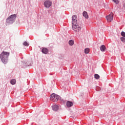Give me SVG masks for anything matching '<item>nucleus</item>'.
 Wrapping results in <instances>:
<instances>
[{"label":"nucleus","instance_id":"obj_1","mask_svg":"<svg viewBox=\"0 0 125 125\" xmlns=\"http://www.w3.org/2000/svg\"><path fill=\"white\" fill-rule=\"evenodd\" d=\"M72 30L75 32H80L82 30V27L78 24V17H77V15H73L72 16Z\"/></svg>","mask_w":125,"mask_h":125},{"label":"nucleus","instance_id":"obj_2","mask_svg":"<svg viewBox=\"0 0 125 125\" xmlns=\"http://www.w3.org/2000/svg\"><path fill=\"white\" fill-rule=\"evenodd\" d=\"M9 55H10V53L9 52H1L0 54V59L3 64H5L8 63V57H9Z\"/></svg>","mask_w":125,"mask_h":125},{"label":"nucleus","instance_id":"obj_3","mask_svg":"<svg viewBox=\"0 0 125 125\" xmlns=\"http://www.w3.org/2000/svg\"><path fill=\"white\" fill-rule=\"evenodd\" d=\"M17 17V14H15L9 16L6 19V25H11V24H13L15 22Z\"/></svg>","mask_w":125,"mask_h":125},{"label":"nucleus","instance_id":"obj_4","mask_svg":"<svg viewBox=\"0 0 125 125\" xmlns=\"http://www.w3.org/2000/svg\"><path fill=\"white\" fill-rule=\"evenodd\" d=\"M50 100L53 102H57V101H61V102H64V100L61 98L59 95L53 93L50 96Z\"/></svg>","mask_w":125,"mask_h":125},{"label":"nucleus","instance_id":"obj_5","mask_svg":"<svg viewBox=\"0 0 125 125\" xmlns=\"http://www.w3.org/2000/svg\"><path fill=\"white\" fill-rule=\"evenodd\" d=\"M105 18L107 21V22H112L113 21V19L114 17L113 16V12H111L109 15L106 16Z\"/></svg>","mask_w":125,"mask_h":125},{"label":"nucleus","instance_id":"obj_6","mask_svg":"<svg viewBox=\"0 0 125 125\" xmlns=\"http://www.w3.org/2000/svg\"><path fill=\"white\" fill-rule=\"evenodd\" d=\"M52 3L50 0H47L44 2V6L46 8H48L51 6Z\"/></svg>","mask_w":125,"mask_h":125},{"label":"nucleus","instance_id":"obj_7","mask_svg":"<svg viewBox=\"0 0 125 125\" xmlns=\"http://www.w3.org/2000/svg\"><path fill=\"white\" fill-rule=\"evenodd\" d=\"M51 107L53 111H54V112H57V111L59 110V106H58V105H57L56 104H53L51 106Z\"/></svg>","mask_w":125,"mask_h":125},{"label":"nucleus","instance_id":"obj_8","mask_svg":"<svg viewBox=\"0 0 125 125\" xmlns=\"http://www.w3.org/2000/svg\"><path fill=\"white\" fill-rule=\"evenodd\" d=\"M42 52L43 54H47L48 53V49H47V48L43 47L42 49Z\"/></svg>","mask_w":125,"mask_h":125},{"label":"nucleus","instance_id":"obj_9","mask_svg":"<svg viewBox=\"0 0 125 125\" xmlns=\"http://www.w3.org/2000/svg\"><path fill=\"white\" fill-rule=\"evenodd\" d=\"M100 50L102 52H104V51L106 50V46H105V45H102L100 46Z\"/></svg>","mask_w":125,"mask_h":125},{"label":"nucleus","instance_id":"obj_10","mask_svg":"<svg viewBox=\"0 0 125 125\" xmlns=\"http://www.w3.org/2000/svg\"><path fill=\"white\" fill-rule=\"evenodd\" d=\"M66 106L69 107H72V106H73V102L69 101H67L66 102Z\"/></svg>","mask_w":125,"mask_h":125},{"label":"nucleus","instance_id":"obj_11","mask_svg":"<svg viewBox=\"0 0 125 125\" xmlns=\"http://www.w3.org/2000/svg\"><path fill=\"white\" fill-rule=\"evenodd\" d=\"M83 17L85 18V19H88V15L87 14V12H86V11L83 12Z\"/></svg>","mask_w":125,"mask_h":125},{"label":"nucleus","instance_id":"obj_12","mask_svg":"<svg viewBox=\"0 0 125 125\" xmlns=\"http://www.w3.org/2000/svg\"><path fill=\"white\" fill-rule=\"evenodd\" d=\"M68 43H69V45L72 46V45H74V43H75V42H74V40H71L69 41Z\"/></svg>","mask_w":125,"mask_h":125},{"label":"nucleus","instance_id":"obj_13","mask_svg":"<svg viewBox=\"0 0 125 125\" xmlns=\"http://www.w3.org/2000/svg\"><path fill=\"white\" fill-rule=\"evenodd\" d=\"M84 53L85 54H88L89 53V48H86L84 49Z\"/></svg>","mask_w":125,"mask_h":125},{"label":"nucleus","instance_id":"obj_14","mask_svg":"<svg viewBox=\"0 0 125 125\" xmlns=\"http://www.w3.org/2000/svg\"><path fill=\"white\" fill-rule=\"evenodd\" d=\"M10 83H11L13 85L16 83V80L15 79H12L10 81Z\"/></svg>","mask_w":125,"mask_h":125},{"label":"nucleus","instance_id":"obj_15","mask_svg":"<svg viewBox=\"0 0 125 125\" xmlns=\"http://www.w3.org/2000/svg\"><path fill=\"white\" fill-rule=\"evenodd\" d=\"M94 78L96 80H99V79L100 78V76H99V75H98L97 74H95L94 75Z\"/></svg>","mask_w":125,"mask_h":125},{"label":"nucleus","instance_id":"obj_16","mask_svg":"<svg viewBox=\"0 0 125 125\" xmlns=\"http://www.w3.org/2000/svg\"><path fill=\"white\" fill-rule=\"evenodd\" d=\"M23 45H24V46H29V43H28L27 42L25 41V42L23 43Z\"/></svg>","mask_w":125,"mask_h":125},{"label":"nucleus","instance_id":"obj_17","mask_svg":"<svg viewBox=\"0 0 125 125\" xmlns=\"http://www.w3.org/2000/svg\"><path fill=\"white\" fill-rule=\"evenodd\" d=\"M120 40L122 42H125V37H121Z\"/></svg>","mask_w":125,"mask_h":125},{"label":"nucleus","instance_id":"obj_18","mask_svg":"<svg viewBox=\"0 0 125 125\" xmlns=\"http://www.w3.org/2000/svg\"><path fill=\"white\" fill-rule=\"evenodd\" d=\"M116 4H119V0H112Z\"/></svg>","mask_w":125,"mask_h":125},{"label":"nucleus","instance_id":"obj_19","mask_svg":"<svg viewBox=\"0 0 125 125\" xmlns=\"http://www.w3.org/2000/svg\"><path fill=\"white\" fill-rule=\"evenodd\" d=\"M121 36L122 37H125V31L121 32Z\"/></svg>","mask_w":125,"mask_h":125},{"label":"nucleus","instance_id":"obj_20","mask_svg":"<svg viewBox=\"0 0 125 125\" xmlns=\"http://www.w3.org/2000/svg\"><path fill=\"white\" fill-rule=\"evenodd\" d=\"M24 66H30V64H27V62H24Z\"/></svg>","mask_w":125,"mask_h":125},{"label":"nucleus","instance_id":"obj_21","mask_svg":"<svg viewBox=\"0 0 125 125\" xmlns=\"http://www.w3.org/2000/svg\"><path fill=\"white\" fill-rule=\"evenodd\" d=\"M123 7H124V8H125V3L124 4V5H123Z\"/></svg>","mask_w":125,"mask_h":125}]
</instances>
